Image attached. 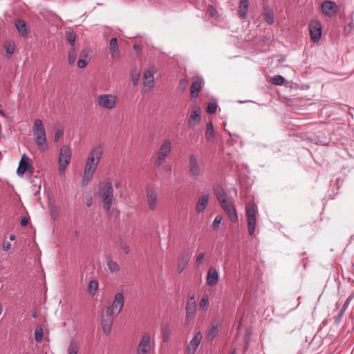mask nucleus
<instances>
[{"label":"nucleus","mask_w":354,"mask_h":354,"mask_svg":"<svg viewBox=\"0 0 354 354\" xmlns=\"http://www.w3.org/2000/svg\"><path fill=\"white\" fill-rule=\"evenodd\" d=\"M124 299L122 291L115 295L113 301L111 306H106L102 312V325L103 331L108 335L113 324V320L124 306Z\"/></svg>","instance_id":"nucleus-1"},{"label":"nucleus","mask_w":354,"mask_h":354,"mask_svg":"<svg viewBox=\"0 0 354 354\" xmlns=\"http://www.w3.org/2000/svg\"><path fill=\"white\" fill-rule=\"evenodd\" d=\"M102 145L94 147L89 152L86 160L82 185H86L93 178L103 153Z\"/></svg>","instance_id":"nucleus-2"},{"label":"nucleus","mask_w":354,"mask_h":354,"mask_svg":"<svg viewBox=\"0 0 354 354\" xmlns=\"http://www.w3.org/2000/svg\"><path fill=\"white\" fill-rule=\"evenodd\" d=\"M98 194L102 198L104 209L109 211L113 201V188L112 183L109 178L104 180L99 183Z\"/></svg>","instance_id":"nucleus-3"},{"label":"nucleus","mask_w":354,"mask_h":354,"mask_svg":"<svg viewBox=\"0 0 354 354\" xmlns=\"http://www.w3.org/2000/svg\"><path fill=\"white\" fill-rule=\"evenodd\" d=\"M32 132L35 142L41 151H46L48 148L46 134L42 120L37 119L32 126Z\"/></svg>","instance_id":"nucleus-4"},{"label":"nucleus","mask_w":354,"mask_h":354,"mask_svg":"<svg viewBox=\"0 0 354 354\" xmlns=\"http://www.w3.org/2000/svg\"><path fill=\"white\" fill-rule=\"evenodd\" d=\"M172 150V143L169 139L165 140L157 151L154 160V165L160 167L163 165L169 156Z\"/></svg>","instance_id":"nucleus-5"},{"label":"nucleus","mask_w":354,"mask_h":354,"mask_svg":"<svg viewBox=\"0 0 354 354\" xmlns=\"http://www.w3.org/2000/svg\"><path fill=\"white\" fill-rule=\"evenodd\" d=\"M247 224L248 227V234L253 236L255 232L257 224V206L253 201H248L245 207Z\"/></svg>","instance_id":"nucleus-6"},{"label":"nucleus","mask_w":354,"mask_h":354,"mask_svg":"<svg viewBox=\"0 0 354 354\" xmlns=\"http://www.w3.org/2000/svg\"><path fill=\"white\" fill-rule=\"evenodd\" d=\"M118 97L113 94H100L96 97L97 106L103 109L112 110L117 106Z\"/></svg>","instance_id":"nucleus-7"},{"label":"nucleus","mask_w":354,"mask_h":354,"mask_svg":"<svg viewBox=\"0 0 354 354\" xmlns=\"http://www.w3.org/2000/svg\"><path fill=\"white\" fill-rule=\"evenodd\" d=\"M71 151L68 147L64 145L61 147L58 158L59 171L64 173L70 163Z\"/></svg>","instance_id":"nucleus-8"},{"label":"nucleus","mask_w":354,"mask_h":354,"mask_svg":"<svg viewBox=\"0 0 354 354\" xmlns=\"http://www.w3.org/2000/svg\"><path fill=\"white\" fill-rule=\"evenodd\" d=\"M151 350V335L149 332H145L139 340L136 354H150Z\"/></svg>","instance_id":"nucleus-9"},{"label":"nucleus","mask_w":354,"mask_h":354,"mask_svg":"<svg viewBox=\"0 0 354 354\" xmlns=\"http://www.w3.org/2000/svg\"><path fill=\"white\" fill-rule=\"evenodd\" d=\"M188 172L189 176L194 180L198 179L201 174L200 163L194 153L190 154L189 157Z\"/></svg>","instance_id":"nucleus-10"},{"label":"nucleus","mask_w":354,"mask_h":354,"mask_svg":"<svg viewBox=\"0 0 354 354\" xmlns=\"http://www.w3.org/2000/svg\"><path fill=\"white\" fill-rule=\"evenodd\" d=\"M201 108L195 105L192 107L190 115L187 120V124L190 128H194L199 124L201 118Z\"/></svg>","instance_id":"nucleus-11"},{"label":"nucleus","mask_w":354,"mask_h":354,"mask_svg":"<svg viewBox=\"0 0 354 354\" xmlns=\"http://www.w3.org/2000/svg\"><path fill=\"white\" fill-rule=\"evenodd\" d=\"M321 10L325 15L331 17L337 13L339 8L335 2L325 1L321 5Z\"/></svg>","instance_id":"nucleus-12"},{"label":"nucleus","mask_w":354,"mask_h":354,"mask_svg":"<svg viewBox=\"0 0 354 354\" xmlns=\"http://www.w3.org/2000/svg\"><path fill=\"white\" fill-rule=\"evenodd\" d=\"M309 30L310 38L313 41H318L322 36L321 24L319 21H316L312 22L309 25Z\"/></svg>","instance_id":"nucleus-13"},{"label":"nucleus","mask_w":354,"mask_h":354,"mask_svg":"<svg viewBox=\"0 0 354 354\" xmlns=\"http://www.w3.org/2000/svg\"><path fill=\"white\" fill-rule=\"evenodd\" d=\"M221 206L227 213L229 218L232 222L236 223L238 221L239 218L236 209L230 201H227L225 203L221 204Z\"/></svg>","instance_id":"nucleus-14"},{"label":"nucleus","mask_w":354,"mask_h":354,"mask_svg":"<svg viewBox=\"0 0 354 354\" xmlns=\"http://www.w3.org/2000/svg\"><path fill=\"white\" fill-rule=\"evenodd\" d=\"M156 72V69L153 67L145 71L143 73V85L145 87L151 88L154 86L155 80L153 75Z\"/></svg>","instance_id":"nucleus-15"},{"label":"nucleus","mask_w":354,"mask_h":354,"mask_svg":"<svg viewBox=\"0 0 354 354\" xmlns=\"http://www.w3.org/2000/svg\"><path fill=\"white\" fill-rule=\"evenodd\" d=\"M147 199L149 209L152 211L156 210L158 205V195L153 188L147 189Z\"/></svg>","instance_id":"nucleus-16"},{"label":"nucleus","mask_w":354,"mask_h":354,"mask_svg":"<svg viewBox=\"0 0 354 354\" xmlns=\"http://www.w3.org/2000/svg\"><path fill=\"white\" fill-rule=\"evenodd\" d=\"M196 301L194 295L189 296L186 304V319L192 320L195 317Z\"/></svg>","instance_id":"nucleus-17"},{"label":"nucleus","mask_w":354,"mask_h":354,"mask_svg":"<svg viewBox=\"0 0 354 354\" xmlns=\"http://www.w3.org/2000/svg\"><path fill=\"white\" fill-rule=\"evenodd\" d=\"M219 280L218 272L215 267L209 268L206 277V283L209 286H214Z\"/></svg>","instance_id":"nucleus-18"},{"label":"nucleus","mask_w":354,"mask_h":354,"mask_svg":"<svg viewBox=\"0 0 354 354\" xmlns=\"http://www.w3.org/2000/svg\"><path fill=\"white\" fill-rule=\"evenodd\" d=\"M29 158L26 154L22 155L21 159L19 161V166L17 170V173L19 176H23L26 171L32 172V167L29 165Z\"/></svg>","instance_id":"nucleus-19"},{"label":"nucleus","mask_w":354,"mask_h":354,"mask_svg":"<svg viewBox=\"0 0 354 354\" xmlns=\"http://www.w3.org/2000/svg\"><path fill=\"white\" fill-rule=\"evenodd\" d=\"M203 336L200 332L196 333L187 345L188 354H195L197 348L200 345Z\"/></svg>","instance_id":"nucleus-20"},{"label":"nucleus","mask_w":354,"mask_h":354,"mask_svg":"<svg viewBox=\"0 0 354 354\" xmlns=\"http://www.w3.org/2000/svg\"><path fill=\"white\" fill-rule=\"evenodd\" d=\"M203 80L201 77H196L190 87V94L192 98L198 97V92L201 89V86Z\"/></svg>","instance_id":"nucleus-21"},{"label":"nucleus","mask_w":354,"mask_h":354,"mask_svg":"<svg viewBox=\"0 0 354 354\" xmlns=\"http://www.w3.org/2000/svg\"><path fill=\"white\" fill-rule=\"evenodd\" d=\"M213 190L220 205L227 201L225 190L220 185H214Z\"/></svg>","instance_id":"nucleus-22"},{"label":"nucleus","mask_w":354,"mask_h":354,"mask_svg":"<svg viewBox=\"0 0 354 354\" xmlns=\"http://www.w3.org/2000/svg\"><path fill=\"white\" fill-rule=\"evenodd\" d=\"M209 201V194L202 195L198 200L196 205V209L198 213L203 212L207 206Z\"/></svg>","instance_id":"nucleus-23"},{"label":"nucleus","mask_w":354,"mask_h":354,"mask_svg":"<svg viewBox=\"0 0 354 354\" xmlns=\"http://www.w3.org/2000/svg\"><path fill=\"white\" fill-rule=\"evenodd\" d=\"M189 261V257L188 254L182 253L178 259L177 270L179 273H181L185 270L188 262Z\"/></svg>","instance_id":"nucleus-24"},{"label":"nucleus","mask_w":354,"mask_h":354,"mask_svg":"<svg viewBox=\"0 0 354 354\" xmlns=\"http://www.w3.org/2000/svg\"><path fill=\"white\" fill-rule=\"evenodd\" d=\"M15 26L18 32L21 36L25 37L28 33V30L26 22L22 19H16L15 21Z\"/></svg>","instance_id":"nucleus-25"},{"label":"nucleus","mask_w":354,"mask_h":354,"mask_svg":"<svg viewBox=\"0 0 354 354\" xmlns=\"http://www.w3.org/2000/svg\"><path fill=\"white\" fill-rule=\"evenodd\" d=\"M109 49L111 57L113 58L118 59L120 57V52L118 50L117 38L113 37L110 39Z\"/></svg>","instance_id":"nucleus-26"},{"label":"nucleus","mask_w":354,"mask_h":354,"mask_svg":"<svg viewBox=\"0 0 354 354\" xmlns=\"http://www.w3.org/2000/svg\"><path fill=\"white\" fill-rule=\"evenodd\" d=\"M249 0H241L239 7V16L241 19H245L248 15Z\"/></svg>","instance_id":"nucleus-27"},{"label":"nucleus","mask_w":354,"mask_h":354,"mask_svg":"<svg viewBox=\"0 0 354 354\" xmlns=\"http://www.w3.org/2000/svg\"><path fill=\"white\" fill-rule=\"evenodd\" d=\"M162 339L164 342H167L170 338V326L169 324L166 323L161 326Z\"/></svg>","instance_id":"nucleus-28"},{"label":"nucleus","mask_w":354,"mask_h":354,"mask_svg":"<svg viewBox=\"0 0 354 354\" xmlns=\"http://www.w3.org/2000/svg\"><path fill=\"white\" fill-rule=\"evenodd\" d=\"M80 350V344L75 340H71L67 348L66 354H78Z\"/></svg>","instance_id":"nucleus-29"},{"label":"nucleus","mask_w":354,"mask_h":354,"mask_svg":"<svg viewBox=\"0 0 354 354\" xmlns=\"http://www.w3.org/2000/svg\"><path fill=\"white\" fill-rule=\"evenodd\" d=\"M6 53L8 55H12L15 50V44L12 41H6L4 44Z\"/></svg>","instance_id":"nucleus-30"},{"label":"nucleus","mask_w":354,"mask_h":354,"mask_svg":"<svg viewBox=\"0 0 354 354\" xmlns=\"http://www.w3.org/2000/svg\"><path fill=\"white\" fill-rule=\"evenodd\" d=\"M207 14L209 15V17L216 21L218 19V14L217 10L215 9V8L213 6H209L207 10Z\"/></svg>","instance_id":"nucleus-31"},{"label":"nucleus","mask_w":354,"mask_h":354,"mask_svg":"<svg viewBox=\"0 0 354 354\" xmlns=\"http://www.w3.org/2000/svg\"><path fill=\"white\" fill-rule=\"evenodd\" d=\"M106 266L111 272H117L119 271L120 268L118 264L111 259L107 261Z\"/></svg>","instance_id":"nucleus-32"},{"label":"nucleus","mask_w":354,"mask_h":354,"mask_svg":"<svg viewBox=\"0 0 354 354\" xmlns=\"http://www.w3.org/2000/svg\"><path fill=\"white\" fill-rule=\"evenodd\" d=\"M218 333V326H212V328L209 330L207 333V339L208 340H213Z\"/></svg>","instance_id":"nucleus-33"},{"label":"nucleus","mask_w":354,"mask_h":354,"mask_svg":"<svg viewBox=\"0 0 354 354\" xmlns=\"http://www.w3.org/2000/svg\"><path fill=\"white\" fill-rule=\"evenodd\" d=\"M205 136L208 140L212 138L214 136V129L212 122H209L207 124Z\"/></svg>","instance_id":"nucleus-34"},{"label":"nucleus","mask_w":354,"mask_h":354,"mask_svg":"<svg viewBox=\"0 0 354 354\" xmlns=\"http://www.w3.org/2000/svg\"><path fill=\"white\" fill-rule=\"evenodd\" d=\"M35 338L37 342H40L43 339V330L41 327L38 326L35 330Z\"/></svg>","instance_id":"nucleus-35"},{"label":"nucleus","mask_w":354,"mask_h":354,"mask_svg":"<svg viewBox=\"0 0 354 354\" xmlns=\"http://www.w3.org/2000/svg\"><path fill=\"white\" fill-rule=\"evenodd\" d=\"M264 17L266 22L269 24L274 23V15L272 10H266L264 12Z\"/></svg>","instance_id":"nucleus-36"},{"label":"nucleus","mask_w":354,"mask_h":354,"mask_svg":"<svg viewBox=\"0 0 354 354\" xmlns=\"http://www.w3.org/2000/svg\"><path fill=\"white\" fill-rule=\"evenodd\" d=\"M272 82L275 85L281 86L283 84L285 79L281 75H276L272 77Z\"/></svg>","instance_id":"nucleus-37"},{"label":"nucleus","mask_w":354,"mask_h":354,"mask_svg":"<svg viewBox=\"0 0 354 354\" xmlns=\"http://www.w3.org/2000/svg\"><path fill=\"white\" fill-rule=\"evenodd\" d=\"M88 288L90 293L95 294L98 288V283L95 280L91 281L89 282Z\"/></svg>","instance_id":"nucleus-38"},{"label":"nucleus","mask_w":354,"mask_h":354,"mask_svg":"<svg viewBox=\"0 0 354 354\" xmlns=\"http://www.w3.org/2000/svg\"><path fill=\"white\" fill-rule=\"evenodd\" d=\"M209 304V299L207 295H205L199 302V307L203 310H207Z\"/></svg>","instance_id":"nucleus-39"},{"label":"nucleus","mask_w":354,"mask_h":354,"mask_svg":"<svg viewBox=\"0 0 354 354\" xmlns=\"http://www.w3.org/2000/svg\"><path fill=\"white\" fill-rule=\"evenodd\" d=\"M217 103L216 101L210 102L207 107V112L208 113L212 114L216 111Z\"/></svg>","instance_id":"nucleus-40"},{"label":"nucleus","mask_w":354,"mask_h":354,"mask_svg":"<svg viewBox=\"0 0 354 354\" xmlns=\"http://www.w3.org/2000/svg\"><path fill=\"white\" fill-rule=\"evenodd\" d=\"M66 39L71 46H73L75 41L76 36L73 32H68L66 34Z\"/></svg>","instance_id":"nucleus-41"},{"label":"nucleus","mask_w":354,"mask_h":354,"mask_svg":"<svg viewBox=\"0 0 354 354\" xmlns=\"http://www.w3.org/2000/svg\"><path fill=\"white\" fill-rule=\"evenodd\" d=\"M76 59V53L74 48L71 49L68 52V62L69 64H72L75 62Z\"/></svg>","instance_id":"nucleus-42"},{"label":"nucleus","mask_w":354,"mask_h":354,"mask_svg":"<svg viewBox=\"0 0 354 354\" xmlns=\"http://www.w3.org/2000/svg\"><path fill=\"white\" fill-rule=\"evenodd\" d=\"M140 78V72L137 70H133L131 73V79L133 85H136Z\"/></svg>","instance_id":"nucleus-43"},{"label":"nucleus","mask_w":354,"mask_h":354,"mask_svg":"<svg viewBox=\"0 0 354 354\" xmlns=\"http://www.w3.org/2000/svg\"><path fill=\"white\" fill-rule=\"evenodd\" d=\"M205 252H200L196 258V265L200 266L204 262Z\"/></svg>","instance_id":"nucleus-44"},{"label":"nucleus","mask_w":354,"mask_h":354,"mask_svg":"<svg viewBox=\"0 0 354 354\" xmlns=\"http://www.w3.org/2000/svg\"><path fill=\"white\" fill-rule=\"evenodd\" d=\"M222 219H223V218L221 215H217L215 217L214 221L213 222V227L215 229H217L219 225L221 224Z\"/></svg>","instance_id":"nucleus-45"},{"label":"nucleus","mask_w":354,"mask_h":354,"mask_svg":"<svg viewBox=\"0 0 354 354\" xmlns=\"http://www.w3.org/2000/svg\"><path fill=\"white\" fill-rule=\"evenodd\" d=\"M63 135V131L57 129L55 133L54 140L55 142H57Z\"/></svg>","instance_id":"nucleus-46"},{"label":"nucleus","mask_w":354,"mask_h":354,"mask_svg":"<svg viewBox=\"0 0 354 354\" xmlns=\"http://www.w3.org/2000/svg\"><path fill=\"white\" fill-rule=\"evenodd\" d=\"M344 315V309H341L339 313H338L337 316L335 317V322L339 323Z\"/></svg>","instance_id":"nucleus-47"},{"label":"nucleus","mask_w":354,"mask_h":354,"mask_svg":"<svg viewBox=\"0 0 354 354\" xmlns=\"http://www.w3.org/2000/svg\"><path fill=\"white\" fill-rule=\"evenodd\" d=\"M87 64V62L86 59H80L77 62V65L80 68H84Z\"/></svg>","instance_id":"nucleus-48"},{"label":"nucleus","mask_w":354,"mask_h":354,"mask_svg":"<svg viewBox=\"0 0 354 354\" xmlns=\"http://www.w3.org/2000/svg\"><path fill=\"white\" fill-rule=\"evenodd\" d=\"M29 219L27 217H22L20 221V224L21 226H26L28 223Z\"/></svg>","instance_id":"nucleus-49"},{"label":"nucleus","mask_w":354,"mask_h":354,"mask_svg":"<svg viewBox=\"0 0 354 354\" xmlns=\"http://www.w3.org/2000/svg\"><path fill=\"white\" fill-rule=\"evenodd\" d=\"M11 248V244L10 242L7 241V242H4L3 244V250H5V251H8Z\"/></svg>","instance_id":"nucleus-50"},{"label":"nucleus","mask_w":354,"mask_h":354,"mask_svg":"<svg viewBox=\"0 0 354 354\" xmlns=\"http://www.w3.org/2000/svg\"><path fill=\"white\" fill-rule=\"evenodd\" d=\"M121 248L124 253L128 254L129 252V247L127 244L121 245Z\"/></svg>","instance_id":"nucleus-51"},{"label":"nucleus","mask_w":354,"mask_h":354,"mask_svg":"<svg viewBox=\"0 0 354 354\" xmlns=\"http://www.w3.org/2000/svg\"><path fill=\"white\" fill-rule=\"evenodd\" d=\"M162 169L165 171V172H170L171 171V165H165L163 167H162Z\"/></svg>","instance_id":"nucleus-52"},{"label":"nucleus","mask_w":354,"mask_h":354,"mask_svg":"<svg viewBox=\"0 0 354 354\" xmlns=\"http://www.w3.org/2000/svg\"><path fill=\"white\" fill-rule=\"evenodd\" d=\"M349 304H350V299H349V298H348V299H346V301H345V303L344 304V305H343V306H342V309H344V311H345V310H346V309L348 308V306Z\"/></svg>","instance_id":"nucleus-53"},{"label":"nucleus","mask_w":354,"mask_h":354,"mask_svg":"<svg viewBox=\"0 0 354 354\" xmlns=\"http://www.w3.org/2000/svg\"><path fill=\"white\" fill-rule=\"evenodd\" d=\"M91 205H92V198L89 197V199L88 200V201L86 203V205L88 207H90Z\"/></svg>","instance_id":"nucleus-54"},{"label":"nucleus","mask_w":354,"mask_h":354,"mask_svg":"<svg viewBox=\"0 0 354 354\" xmlns=\"http://www.w3.org/2000/svg\"><path fill=\"white\" fill-rule=\"evenodd\" d=\"M15 239V236L14 234H11V235L10 236V239L11 241H13Z\"/></svg>","instance_id":"nucleus-55"},{"label":"nucleus","mask_w":354,"mask_h":354,"mask_svg":"<svg viewBox=\"0 0 354 354\" xmlns=\"http://www.w3.org/2000/svg\"><path fill=\"white\" fill-rule=\"evenodd\" d=\"M185 83H186L185 80H180V84H181V85L185 84Z\"/></svg>","instance_id":"nucleus-56"},{"label":"nucleus","mask_w":354,"mask_h":354,"mask_svg":"<svg viewBox=\"0 0 354 354\" xmlns=\"http://www.w3.org/2000/svg\"><path fill=\"white\" fill-rule=\"evenodd\" d=\"M133 48H134V49L137 50V49H138V48H139V46H138V45H137V44H135V45L133 46Z\"/></svg>","instance_id":"nucleus-57"},{"label":"nucleus","mask_w":354,"mask_h":354,"mask_svg":"<svg viewBox=\"0 0 354 354\" xmlns=\"http://www.w3.org/2000/svg\"><path fill=\"white\" fill-rule=\"evenodd\" d=\"M229 354H236L235 353V350H234L233 351L230 352Z\"/></svg>","instance_id":"nucleus-58"},{"label":"nucleus","mask_w":354,"mask_h":354,"mask_svg":"<svg viewBox=\"0 0 354 354\" xmlns=\"http://www.w3.org/2000/svg\"><path fill=\"white\" fill-rule=\"evenodd\" d=\"M118 186H119V183H115V187H118Z\"/></svg>","instance_id":"nucleus-59"},{"label":"nucleus","mask_w":354,"mask_h":354,"mask_svg":"<svg viewBox=\"0 0 354 354\" xmlns=\"http://www.w3.org/2000/svg\"><path fill=\"white\" fill-rule=\"evenodd\" d=\"M37 317L36 313H34V314H33V317Z\"/></svg>","instance_id":"nucleus-60"},{"label":"nucleus","mask_w":354,"mask_h":354,"mask_svg":"<svg viewBox=\"0 0 354 354\" xmlns=\"http://www.w3.org/2000/svg\"><path fill=\"white\" fill-rule=\"evenodd\" d=\"M0 108H1V105L0 104Z\"/></svg>","instance_id":"nucleus-61"}]
</instances>
